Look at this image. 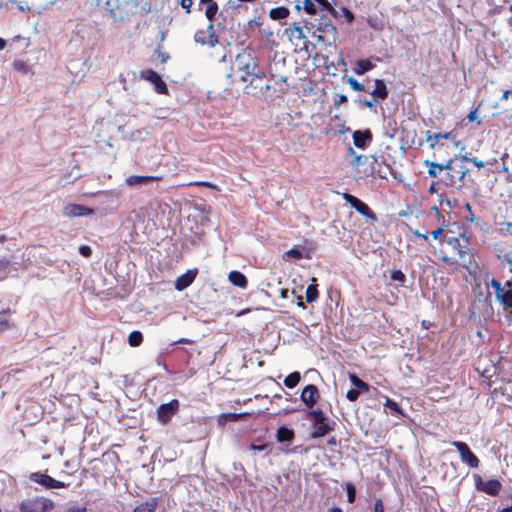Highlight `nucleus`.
Returning a JSON list of instances; mask_svg holds the SVG:
<instances>
[{"instance_id": "9", "label": "nucleus", "mask_w": 512, "mask_h": 512, "mask_svg": "<svg viewBox=\"0 0 512 512\" xmlns=\"http://www.w3.org/2000/svg\"><path fill=\"white\" fill-rule=\"evenodd\" d=\"M180 403L177 399H172L168 403H164L158 406L156 414L157 420L163 424H168L172 417L179 411Z\"/></svg>"}, {"instance_id": "54", "label": "nucleus", "mask_w": 512, "mask_h": 512, "mask_svg": "<svg viewBox=\"0 0 512 512\" xmlns=\"http://www.w3.org/2000/svg\"><path fill=\"white\" fill-rule=\"evenodd\" d=\"M464 160L468 161V162H471L472 164H474L479 169L483 168L484 165H485L483 161L478 160L476 157H473V158L464 157Z\"/></svg>"}, {"instance_id": "51", "label": "nucleus", "mask_w": 512, "mask_h": 512, "mask_svg": "<svg viewBox=\"0 0 512 512\" xmlns=\"http://www.w3.org/2000/svg\"><path fill=\"white\" fill-rule=\"evenodd\" d=\"M13 65L14 68L18 71H21L23 73H26L28 71V66L23 61H15Z\"/></svg>"}, {"instance_id": "25", "label": "nucleus", "mask_w": 512, "mask_h": 512, "mask_svg": "<svg viewBox=\"0 0 512 512\" xmlns=\"http://www.w3.org/2000/svg\"><path fill=\"white\" fill-rule=\"evenodd\" d=\"M15 311L8 308L2 309L0 311V333L9 330L14 327L13 323L10 320L11 315Z\"/></svg>"}, {"instance_id": "35", "label": "nucleus", "mask_w": 512, "mask_h": 512, "mask_svg": "<svg viewBox=\"0 0 512 512\" xmlns=\"http://www.w3.org/2000/svg\"><path fill=\"white\" fill-rule=\"evenodd\" d=\"M300 380H301L300 373L295 371V372L290 373L288 376H286V378L284 379V385L287 388L292 389L298 385Z\"/></svg>"}, {"instance_id": "45", "label": "nucleus", "mask_w": 512, "mask_h": 512, "mask_svg": "<svg viewBox=\"0 0 512 512\" xmlns=\"http://www.w3.org/2000/svg\"><path fill=\"white\" fill-rule=\"evenodd\" d=\"M385 407L389 408L391 411H393L395 413H401L400 406L398 405L397 402H395L392 399H389V398L386 399Z\"/></svg>"}, {"instance_id": "46", "label": "nucleus", "mask_w": 512, "mask_h": 512, "mask_svg": "<svg viewBox=\"0 0 512 512\" xmlns=\"http://www.w3.org/2000/svg\"><path fill=\"white\" fill-rule=\"evenodd\" d=\"M359 395H360L359 390H357V389H349L347 391V393H346V398L349 401L354 402V401H356L359 398Z\"/></svg>"}, {"instance_id": "1", "label": "nucleus", "mask_w": 512, "mask_h": 512, "mask_svg": "<svg viewBox=\"0 0 512 512\" xmlns=\"http://www.w3.org/2000/svg\"><path fill=\"white\" fill-rule=\"evenodd\" d=\"M231 71V76L244 83L245 88L251 89V92L256 89L268 91L271 88L269 84L259 83L266 78V72L259 68V60L253 51H244L238 54Z\"/></svg>"}, {"instance_id": "2", "label": "nucleus", "mask_w": 512, "mask_h": 512, "mask_svg": "<svg viewBox=\"0 0 512 512\" xmlns=\"http://www.w3.org/2000/svg\"><path fill=\"white\" fill-rule=\"evenodd\" d=\"M469 243L470 238L466 234L457 236V238L450 237V240L446 244L452 248L458 258L455 259L443 255L442 261L446 268L451 267V271L458 270L459 268L469 269L473 259Z\"/></svg>"}, {"instance_id": "30", "label": "nucleus", "mask_w": 512, "mask_h": 512, "mask_svg": "<svg viewBox=\"0 0 512 512\" xmlns=\"http://www.w3.org/2000/svg\"><path fill=\"white\" fill-rule=\"evenodd\" d=\"M374 67L375 65L369 59H360L355 63L354 72L357 75H363Z\"/></svg>"}, {"instance_id": "3", "label": "nucleus", "mask_w": 512, "mask_h": 512, "mask_svg": "<svg viewBox=\"0 0 512 512\" xmlns=\"http://www.w3.org/2000/svg\"><path fill=\"white\" fill-rule=\"evenodd\" d=\"M331 14H323L319 18L305 22V29L312 33L320 42H335L337 38V28L333 24Z\"/></svg>"}, {"instance_id": "63", "label": "nucleus", "mask_w": 512, "mask_h": 512, "mask_svg": "<svg viewBox=\"0 0 512 512\" xmlns=\"http://www.w3.org/2000/svg\"><path fill=\"white\" fill-rule=\"evenodd\" d=\"M357 390L368 392L370 390V386L368 383L363 381Z\"/></svg>"}, {"instance_id": "41", "label": "nucleus", "mask_w": 512, "mask_h": 512, "mask_svg": "<svg viewBox=\"0 0 512 512\" xmlns=\"http://www.w3.org/2000/svg\"><path fill=\"white\" fill-rule=\"evenodd\" d=\"M393 281L399 282L401 285H404L406 282V276L401 270H393L390 275Z\"/></svg>"}, {"instance_id": "19", "label": "nucleus", "mask_w": 512, "mask_h": 512, "mask_svg": "<svg viewBox=\"0 0 512 512\" xmlns=\"http://www.w3.org/2000/svg\"><path fill=\"white\" fill-rule=\"evenodd\" d=\"M444 241L447 243L450 240V237L457 238V236H462L463 234H466L465 231L462 229V227L459 226L456 222H448L445 220L444 224Z\"/></svg>"}, {"instance_id": "62", "label": "nucleus", "mask_w": 512, "mask_h": 512, "mask_svg": "<svg viewBox=\"0 0 512 512\" xmlns=\"http://www.w3.org/2000/svg\"><path fill=\"white\" fill-rule=\"evenodd\" d=\"M158 53H159V56H160V58H161V63H162V64H165V63L168 61V59H169V55H168V53H166V52H161V51H158Z\"/></svg>"}, {"instance_id": "44", "label": "nucleus", "mask_w": 512, "mask_h": 512, "mask_svg": "<svg viewBox=\"0 0 512 512\" xmlns=\"http://www.w3.org/2000/svg\"><path fill=\"white\" fill-rule=\"evenodd\" d=\"M465 209L468 212V214L465 216L466 221L471 222V223L477 222L478 218L473 213L472 206L470 205V203L467 202L465 204Z\"/></svg>"}, {"instance_id": "20", "label": "nucleus", "mask_w": 512, "mask_h": 512, "mask_svg": "<svg viewBox=\"0 0 512 512\" xmlns=\"http://www.w3.org/2000/svg\"><path fill=\"white\" fill-rule=\"evenodd\" d=\"M162 180V177L161 176H153V175H146V176H142V175H131L129 177H127L125 179V183L130 186V187H133V186H137V185H141V184H146L148 182H152V181H160Z\"/></svg>"}, {"instance_id": "4", "label": "nucleus", "mask_w": 512, "mask_h": 512, "mask_svg": "<svg viewBox=\"0 0 512 512\" xmlns=\"http://www.w3.org/2000/svg\"><path fill=\"white\" fill-rule=\"evenodd\" d=\"M54 507V501L44 496L27 498L19 503L20 512H49Z\"/></svg>"}, {"instance_id": "23", "label": "nucleus", "mask_w": 512, "mask_h": 512, "mask_svg": "<svg viewBox=\"0 0 512 512\" xmlns=\"http://www.w3.org/2000/svg\"><path fill=\"white\" fill-rule=\"evenodd\" d=\"M496 256L501 262L502 266H507L509 271L512 273V250L504 246H499L496 248Z\"/></svg>"}, {"instance_id": "17", "label": "nucleus", "mask_w": 512, "mask_h": 512, "mask_svg": "<svg viewBox=\"0 0 512 512\" xmlns=\"http://www.w3.org/2000/svg\"><path fill=\"white\" fill-rule=\"evenodd\" d=\"M455 135L452 132L434 133L426 132V140L430 149H435L439 145H443L442 140H453Z\"/></svg>"}, {"instance_id": "57", "label": "nucleus", "mask_w": 512, "mask_h": 512, "mask_svg": "<svg viewBox=\"0 0 512 512\" xmlns=\"http://www.w3.org/2000/svg\"><path fill=\"white\" fill-rule=\"evenodd\" d=\"M267 447H268V444H266V443L260 444V445L252 443L250 445V449L254 450V451H264Z\"/></svg>"}, {"instance_id": "37", "label": "nucleus", "mask_w": 512, "mask_h": 512, "mask_svg": "<svg viewBox=\"0 0 512 512\" xmlns=\"http://www.w3.org/2000/svg\"><path fill=\"white\" fill-rule=\"evenodd\" d=\"M314 2L321 6L320 10H326L333 17H336L337 11L328 0H314Z\"/></svg>"}, {"instance_id": "24", "label": "nucleus", "mask_w": 512, "mask_h": 512, "mask_svg": "<svg viewBox=\"0 0 512 512\" xmlns=\"http://www.w3.org/2000/svg\"><path fill=\"white\" fill-rule=\"evenodd\" d=\"M436 211V218L438 223L440 224L439 227L431 231V236L434 240H438L440 242L444 241V224H445V216L435 208Z\"/></svg>"}, {"instance_id": "26", "label": "nucleus", "mask_w": 512, "mask_h": 512, "mask_svg": "<svg viewBox=\"0 0 512 512\" xmlns=\"http://www.w3.org/2000/svg\"><path fill=\"white\" fill-rule=\"evenodd\" d=\"M229 281L239 288H246L248 285V280L246 276L239 271H231L228 275Z\"/></svg>"}, {"instance_id": "11", "label": "nucleus", "mask_w": 512, "mask_h": 512, "mask_svg": "<svg viewBox=\"0 0 512 512\" xmlns=\"http://www.w3.org/2000/svg\"><path fill=\"white\" fill-rule=\"evenodd\" d=\"M475 486L477 490L485 492L490 496H497L502 489V484L499 480L490 479L483 481L482 477L479 475H475Z\"/></svg>"}, {"instance_id": "15", "label": "nucleus", "mask_w": 512, "mask_h": 512, "mask_svg": "<svg viewBox=\"0 0 512 512\" xmlns=\"http://www.w3.org/2000/svg\"><path fill=\"white\" fill-rule=\"evenodd\" d=\"M352 137L354 145L359 149H365L373 139L370 129L356 130L353 132Z\"/></svg>"}, {"instance_id": "32", "label": "nucleus", "mask_w": 512, "mask_h": 512, "mask_svg": "<svg viewBox=\"0 0 512 512\" xmlns=\"http://www.w3.org/2000/svg\"><path fill=\"white\" fill-rule=\"evenodd\" d=\"M424 165L426 167H428L427 173L432 178L438 177L443 172L442 164H439V163H436V162H433L430 160H425Z\"/></svg>"}, {"instance_id": "50", "label": "nucleus", "mask_w": 512, "mask_h": 512, "mask_svg": "<svg viewBox=\"0 0 512 512\" xmlns=\"http://www.w3.org/2000/svg\"><path fill=\"white\" fill-rule=\"evenodd\" d=\"M79 253L84 257H90L92 255V249L88 245H81L79 247Z\"/></svg>"}, {"instance_id": "39", "label": "nucleus", "mask_w": 512, "mask_h": 512, "mask_svg": "<svg viewBox=\"0 0 512 512\" xmlns=\"http://www.w3.org/2000/svg\"><path fill=\"white\" fill-rule=\"evenodd\" d=\"M345 490L347 493V501L349 503H354L355 499H356V488H355L354 484H352L350 482L346 483Z\"/></svg>"}, {"instance_id": "64", "label": "nucleus", "mask_w": 512, "mask_h": 512, "mask_svg": "<svg viewBox=\"0 0 512 512\" xmlns=\"http://www.w3.org/2000/svg\"><path fill=\"white\" fill-rule=\"evenodd\" d=\"M476 117H477V110L475 109V110H472L468 114L467 119H468L469 122H472V121H474L476 119Z\"/></svg>"}, {"instance_id": "43", "label": "nucleus", "mask_w": 512, "mask_h": 512, "mask_svg": "<svg viewBox=\"0 0 512 512\" xmlns=\"http://www.w3.org/2000/svg\"><path fill=\"white\" fill-rule=\"evenodd\" d=\"M347 83L354 91H364V86L354 77H349Z\"/></svg>"}, {"instance_id": "42", "label": "nucleus", "mask_w": 512, "mask_h": 512, "mask_svg": "<svg viewBox=\"0 0 512 512\" xmlns=\"http://www.w3.org/2000/svg\"><path fill=\"white\" fill-rule=\"evenodd\" d=\"M0 261L5 262V265H0V281L4 280L8 277V267L10 265V260L8 258L0 259Z\"/></svg>"}, {"instance_id": "31", "label": "nucleus", "mask_w": 512, "mask_h": 512, "mask_svg": "<svg viewBox=\"0 0 512 512\" xmlns=\"http://www.w3.org/2000/svg\"><path fill=\"white\" fill-rule=\"evenodd\" d=\"M158 506V500L156 498H152L149 501L140 503L137 505L133 512H155Z\"/></svg>"}, {"instance_id": "60", "label": "nucleus", "mask_w": 512, "mask_h": 512, "mask_svg": "<svg viewBox=\"0 0 512 512\" xmlns=\"http://www.w3.org/2000/svg\"><path fill=\"white\" fill-rule=\"evenodd\" d=\"M376 103H379V101L375 100L374 98H372V100L363 101V105L368 108H373Z\"/></svg>"}, {"instance_id": "56", "label": "nucleus", "mask_w": 512, "mask_h": 512, "mask_svg": "<svg viewBox=\"0 0 512 512\" xmlns=\"http://www.w3.org/2000/svg\"><path fill=\"white\" fill-rule=\"evenodd\" d=\"M349 379L351 381V383L358 389L359 386L361 385V383L363 382L362 379H360L357 375L355 374H350L349 375Z\"/></svg>"}, {"instance_id": "40", "label": "nucleus", "mask_w": 512, "mask_h": 512, "mask_svg": "<svg viewBox=\"0 0 512 512\" xmlns=\"http://www.w3.org/2000/svg\"><path fill=\"white\" fill-rule=\"evenodd\" d=\"M303 9L305 10L306 13L310 15H316L317 13V8L314 3V0H303Z\"/></svg>"}, {"instance_id": "10", "label": "nucleus", "mask_w": 512, "mask_h": 512, "mask_svg": "<svg viewBox=\"0 0 512 512\" xmlns=\"http://www.w3.org/2000/svg\"><path fill=\"white\" fill-rule=\"evenodd\" d=\"M452 445L457 449L460 459L470 468H478L480 465L479 458L471 451L467 443L462 441H453Z\"/></svg>"}, {"instance_id": "47", "label": "nucleus", "mask_w": 512, "mask_h": 512, "mask_svg": "<svg viewBox=\"0 0 512 512\" xmlns=\"http://www.w3.org/2000/svg\"><path fill=\"white\" fill-rule=\"evenodd\" d=\"M372 512H385L384 503L381 498L375 500Z\"/></svg>"}, {"instance_id": "53", "label": "nucleus", "mask_w": 512, "mask_h": 512, "mask_svg": "<svg viewBox=\"0 0 512 512\" xmlns=\"http://www.w3.org/2000/svg\"><path fill=\"white\" fill-rule=\"evenodd\" d=\"M348 99H347V96L346 95H343V94H337L336 95V99L334 101V106L336 108H338L342 103H345L347 102Z\"/></svg>"}, {"instance_id": "48", "label": "nucleus", "mask_w": 512, "mask_h": 512, "mask_svg": "<svg viewBox=\"0 0 512 512\" xmlns=\"http://www.w3.org/2000/svg\"><path fill=\"white\" fill-rule=\"evenodd\" d=\"M499 231H500V234H503V235H506V234L512 235V223H510V222L502 223Z\"/></svg>"}, {"instance_id": "5", "label": "nucleus", "mask_w": 512, "mask_h": 512, "mask_svg": "<svg viewBox=\"0 0 512 512\" xmlns=\"http://www.w3.org/2000/svg\"><path fill=\"white\" fill-rule=\"evenodd\" d=\"M308 416L313 423L311 432L312 438H320L333 430V427L327 422V417L321 409L310 410Z\"/></svg>"}, {"instance_id": "29", "label": "nucleus", "mask_w": 512, "mask_h": 512, "mask_svg": "<svg viewBox=\"0 0 512 512\" xmlns=\"http://www.w3.org/2000/svg\"><path fill=\"white\" fill-rule=\"evenodd\" d=\"M289 14H290V11L285 6L275 7L269 11V17L275 21L284 20L289 16Z\"/></svg>"}, {"instance_id": "6", "label": "nucleus", "mask_w": 512, "mask_h": 512, "mask_svg": "<svg viewBox=\"0 0 512 512\" xmlns=\"http://www.w3.org/2000/svg\"><path fill=\"white\" fill-rule=\"evenodd\" d=\"M28 478L31 482L39 484L45 489H61L67 488L69 486V483L56 480L48 474L42 472H32L29 474Z\"/></svg>"}, {"instance_id": "13", "label": "nucleus", "mask_w": 512, "mask_h": 512, "mask_svg": "<svg viewBox=\"0 0 512 512\" xmlns=\"http://www.w3.org/2000/svg\"><path fill=\"white\" fill-rule=\"evenodd\" d=\"M343 199L347 203H349L351 205V207H353L359 214H361L365 217L371 218V219H375V214L370 209V207L366 203H364L360 199H358L357 197H355L349 193H344Z\"/></svg>"}, {"instance_id": "21", "label": "nucleus", "mask_w": 512, "mask_h": 512, "mask_svg": "<svg viewBox=\"0 0 512 512\" xmlns=\"http://www.w3.org/2000/svg\"><path fill=\"white\" fill-rule=\"evenodd\" d=\"M304 28L305 25L301 26L299 23L294 22L291 24L290 28L286 29V33L291 41L302 40L305 45L307 37L304 33Z\"/></svg>"}, {"instance_id": "16", "label": "nucleus", "mask_w": 512, "mask_h": 512, "mask_svg": "<svg viewBox=\"0 0 512 512\" xmlns=\"http://www.w3.org/2000/svg\"><path fill=\"white\" fill-rule=\"evenodd\" d=\"M63 213L67 217H79L92 215L94 211L80 204H68L64 207Z\"/></svg>"}, {"instance_id": "8", "label": "nucleus", "mask_w": 512, "mask_h": 512, "mask_svg": "<svg viewBox=\"0 0 512 512\" xmlns=\"http://www.w3.org/2000/svg\"><path fill=\"white\" fill-rule=\"evenodd\" d=\"M194 41L202 46L215 47L219 43L214 23H209L205 30H197L194 34Z\"/></svg>"}, {"instance_id": "55", "label": "nucleus", "mask_w": 512, "mask_h": 512, "mask_svg": "<svg viewBox=\"0 0 512 512\" xmlns=\"http://www.w3.org/2000/svg\"><path fill=\"white\" fill-rule=\"evenodd\" d=\"M181 6L185 9L187 14L191 13V7L193 5V0H181Z\"/></svg>"}, {"instance_id": "36", "label": "nucleus", "mask_w": 512, "mask_h": 512, "mask_svg": "<svg viewBox=\"0 0 512 512\" xmlns=\"http://www.w3.org/2000/svg\"><path fill=\"white\" fill-rule=\"evenodd\" d=\"M130 346L137 347L143 342V335L140 331H132L128 336Z\"/></svg>"}, {"instance_id": "49", "label": "nucleus", "mask_w": 512, "mask_h": 512, "mask_svg": "<svg viewBox=\"0 0 512 512\" xmlns=\"http://www.w3.org/2000/svg\"><path fill=\"white\" fill-rule=\"evenodd\" d=\"M190 185L197 186V187H207V188L217 189L216 185H214L211 182H207V181H195V182L190 183Z\"/></svg>"}, {"instance_id": "18", "label": "nucleus", "mask_w": 512, "mask_h": 512, "mask_svg": "<svg viewBox=\"0 0 512 512\" xmlns=\"http://www.w3.org/2000/svg\"><path fill=\"white\" fill-rule=\"evenodd\" d=\"M197 276V269L188 270L186 273L177 277L175 281V289L178 291H182L189 287L195 280Z\"/></svg>"}, {"instance_id": "7", "label": "nucleus", "mask_w": 512, "mask_h": 512, "mask_svg": "<svg viewBox=\"0 0 512 512\" xmlns=\"http://www.w3.org/2000/svg\"><path fill=\"white\" fill-rule=\"evenodd\" d=\"M490 286L494 289L496 300L502 305L505 311H512V289H505L497 279L490 281Z\"/></svg>"}, {"instance_id": "22", "label": "nucleus", "mask_w": 512, "mask_h": 512, "mask_svg": "<svg viewBox=\"0 0 512 512\" xmlns=\"http://www.w3.org/2000/svg\"><path fill=\"white\" fill-rule=\"evenodd\" d=\"M374 84L375 87L370 93L372 98L378 100L379 102L385 100L388 97L389 92L384 80L375 79Z\"/></svg>"}, {"instance_id": "58", "label": "nucleus", "mask_w": 512, "mask_h": 512, "mask_svg": "<svg viewBox=\"0 0 512 512\" xmlns=\"http://www.w3.org/2000/svg\"><path fill=\"white\" fill-rule=\"evenodd\" d=\"M195 341L189 338H180L179 340L175 341L173 344H194Z\"/></svg>"}, {"instance_id": "12", "label": "nucleus", "mask_w": 512, "mask_h": 512, "mask_svg": "<svg viewBox=\"0 0 512 512\" xmlns=\"http://www.w3.org/2000/svg\"><path fill=\"white\" fill-rule=\"evenodd\" d=\"M140 78L152 83L157 93L168 94V88L166 83L162 80L161 76L154 70L145 69L140 71Z\"/></svg>"}, {"instance_id": "61", "label": "nucleus", "mask_w": 512, "mask_h": 512, "mask_svg": "<svg viewBox=\"0 0 512 512\" xmlns=\"http://www.w3.org/2000/svg\"><path fill=\"white\" fill-rule=\"evenodd\" d=\"M67 512H86V507L71 506L67 509Z\"/></svg>"}, {"instance_id": "33", "label": "nucleus", "mask_w": 512, "mask_h": 512, "mask_svg": "<svg viewBox=\"0 0 512 512\" xmlns=\"http://www.w3.org/2000/svg\"><path fill=\"white\" fill-rule=\"evenodd\" d=\"M453 164H454L453 159H450L445 164H442V170L447 173V181L445 183L447 185H451V186L454 185V183H455L454 174H452V172H454Z\"/></svg>"}, {"instance_id": "38", "label": "nucleus", "mask_w": 512, "mask_h": 512, "mask_svg": "<svg viewBox=\"0 0 512 512\" xmlns=\"http://www.w3.org/2000/svg\"><path fill=\"white\" fill-rule=\"evenodd\" d=\"M304 257L302 251L298 248H291L288 251H286L283 255V258H293L296 260H300Z\"/></svg>"}, {"instance_id": "52", "label": "nucleus", "mask_w": 512, "mask_h": 512, "mask_svg": "<svg viewBox=\"0 0 512 512\" xmlns=\"http://www.w3.org/2000/svg\"><path fill=\"white\" fill-rule=\"evenodd\" d=\"M118 2H119V0H106L105 4L107 6V9L114 11L116 9H119V7H120Z\"/></svg>"}, {"instance_id": "34", "label": "nucleus", "mask_w": 512, "mask_h": 512, "mask_svg": "<svg viewBox=\"0 0 512 512\" xmlns=\"http://www.w3.org/2000/svg\"><path fill=\"white\" fill-rule=\"evenodd\" d=\"M205 4H207L205 16L210 21V23H213L219 10L218 4L215 0L212 2H206Z\"/></svg>"}, {"instance_id": "28", "label": "nucleus", "mask_w": 512, "mask_h": 512, "mask_svg": "<svg viewBox=\"0 0 512 512\" xmlns=\"http://www.w3.org/2000/svg\"><path fill=\"white\" fill-rule=\"evenodd\" d=\"M318 285H317V279L315 277H313L311 279V284L308 285L307 289H306V301L308 303H313L315 302L318 297H319V292H318Z\"/></svg>"}, {"instance_id": "14", "label": "nucleus", "mask_w": 512, "mask_h": 512, "mask_svg": "<svg viewBox=\"0 0 512 512\" xmlns=\"http://www.w3.org/2000/svg\"><path fill=\"white\" fill-rule=\"evenodd\" d=\"M320 394L316 385L308 384L306 385L301 393L300 399L301 401L308 407L312 408L319 400Z\"/></svg>"}, {"instance_id": "27", "label": "nucleus", "mask_w": 512, "mask_h": 512, "mask_svg": "<svg viewBox=\"0 0 512 512\" xmlns=\"http://www.w3.org/2000/svg\"><path fill=\"white\" fill-rule=\"evenodd\" d=\"M295 437V433L292 429L285 426H281L277 429L276 439L278 442H291Z\"/></svg>"}, {"instance_id": "59", "label": "nucleus", "mask_w": 512, "mask_h": 512, "mask_svg": "<svg viewBox=\"0 0 512 512\" xmlns=\"http://www.w3.org/2000/svg\"><path fill=\"white\" fill-rule=\"evenodd\" d=\"M509 382L504 386V387H501L500 390H501V393L503 396H507L508 398H512V392L510 393L508 391V386H509Z\"/></svg>"}]
</instances>
